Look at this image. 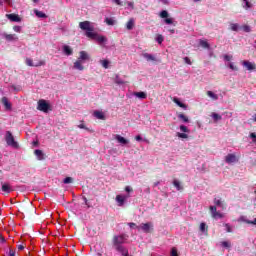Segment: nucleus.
<instances>
[{"mask_svg": "<svg viewBox=\"0 0 256 256\" xmlns=\"http://www.w3.org/2000/svg\"><path fill=\"white\" fill-rule=\"evenodd\" d=\"M207 229H209V227L207 226V224H205V222H202L200 224V231L201 233H205L207 231Z\"/></svg>", "mask_w": 256, "mask_h": 256, "instance_id": "72a5a7b5", "label": "nucleus"}, {"mask_svg": "<svg viewBox=\"0 0 256 256\" xmlns=\"http://www.w3.org/2000/svg\"><path fill=\"white\" fill-rule=\"evenodd\" d=\"M211 117H212V119H214V121H221V119H223V117H221V115H219L218 113H215V112H213L211 114Z\"/></svg>", "mask_w": 256, "mask_h": 256, "instance_id": "7c9ffc66", "label": "nucleus"}, {"mask_svg": "<svg viewBox=\"0 0 256 256\" xmlns=\"http://www.w3.org/2000/svg\"><path fill=\"white\" fill-rule=\"evenodd\" d=\"M128 225H129V227H131V228L137 227V224H135V223H133V222L129 223Z\"/></svg>", "mask_w": 256, "mask_h": 256, "instance_id": "680f3d73", "label": "nucleus"}, {"mask_svg": "<svg viewBox=\"0 0 256 256\" xmlns=\"http://www.w3.org/2000/svg\"><path fill=\"white\" fill-rule=\"evenodd\" d=\"M157 185H159V182L154 183V187H157Z\"/></svg>", "mask_w": 256, "mask_h": 256, "instance_id": "338daca9", "label": "nucleus"}, {"mask_svg": "<svg viewBox=\"0 0 256 256\" xmlns=\"http://www.w3.org/2000/svg\"><path fill=\"white\" fill-rule=\"evenodd\" d=\"M34 13L36 17H39L40 19H47V14L39 11V10H34Z\"/></svg>", "mask_w": 256, "mask_h": 256, "instance_id": "b1692460", "label": "nucleus"}, {"mask_svg": "<svg viewBox=\"0 0 256 256\" xmlns=\"http://www.w3.org/2000/svg\"><path fill=\"white\" fill-rule=\"evenodd\" d=\"M144 59H146V61H157V58L153 55V54H149V53H144L143 54Z\"/></svg>", "mask_w": 256, "mask_h": 256, "instance_id": "aec40b11", "label": "nucleus"}, {"mask_svg": "<svg viewBox=\"0 0 256 256\" xmlns=\"http://www.w3.org/2000/svg\"><path fill=\"white\" fill-rule=\"evenodd\" d=\"M78 60L82 61V63L84 61H89V54H87V52H85V51H80V56H79Z\"/></svg>", "mask_w": 256, "mask_h": 256, "instance_id": "a211bd4d", "label": "nucleus"}, {"mask_svg": "<svg viewBox=\"0 0 256 256\" xmlns=\"http://www.w3.org/2000/svg\"><path fill=\"white\" fill-rule=\"evenodd\" d=\"M225 227L227 228V233H231V226H229V224H225Z\"/></svg>", "mask_w": 256, "mask_h": 256, "instance_id": "13d9d810", "label": "nucleus"}, {"mask_svg": "<svg viewBox=\"0 0 256 256\" xmlns=\"http://www.w3.org/2000/svg\"><path fill=\"white\" fill-rule=\"evenodd\" d=\"M224 59H225V61H231V59H233V56L224 55Z\"/></svg>", "mask_w": 256, "mask_h": 256, "instance_id": "864d4df0", "label": "nucleus"}, {"mask_svg": "<svg viewBox=\"0 0 256 256\" xmlns=\"http://www.w3.org/2000/svg\"><path fill=\"white\" fill-rule=\"evenodd\" d=\"M63 183H65V185H69V183H73V178L72 177H66L63 180Z\"/></svg>", "mask_w": 256, "mask_h": 256, "instance_id": "a19ab883", "label": "nucleus"}, {"mask_svg": "<svg viewBox=\"0 0 256 256\" xmlns=\"http://www.w3.org/2000/svg\"><path fill=\"white\" fill-rule=\"evenodd\" d=\"M23 249H25L23 244L18 245V251H23Z\"/></svg>", "mask_w": 256, "mask_h": 256, "instance_id": "4d7b16f0", "label": "nucleus"}, {"mask_svg": "<svg viewBox=\"0 0 256 256\" xmlns=\"http://www.w3.org/2000/svg\"><path fill=\"white\" fill-rule=\"evenodd\" d=\"M174 103H176V105H178V107H181L182 109H187V105H185L184 103H182L179 98H174L173 99Z\"/></svg>", "mask_w": 256, "mask_h": 256, "instance_id": "393cba45", "label": "nucleus"}, {"mask_svg": "<svg viewBox=\"0 0 256 256\" xmlns=\"http://www.w3.org/2000/svg\"><path fill=\"white\" fill-rule=\"evenodd\" d=\"M125 241H127V235L125 234L113 236L112 239V243L116 251H118V253H121V255L123 256H129V250L125 246H123V243H125Z\"/></svg>", "mask_w": 256, "mask_h": 256, "instance_id": "f257e3e1", "label": "nucleus"}, {"mask_svg": "<svg viewBox=\"0 0 256 256\" xmlns=\"http://www.w3.org/2000/svg\"><path fill=\"white\" fill-rule=\"evenodd\" d=\"M5 141L7 145H9V147H14V148L19 147V144L17 143V141H15V137L13 136L11 131L6 132Z\"/></svg>", "mask_w": 256, "mask_h": 256, "instance_id": "f03ea898", "label": "nucleus"}, {"mask_svg": "<svg viewBox=\"0 0 256 256\" xmlns=\"http://www.w3.org/2000/svg\"><path fill=\"white\" fill-rule=\"evenodd\" d=\"M79 27L82 29V31H86V33H93L94 31V28L91 26V22L89 21L80 22Z\"/></svg>", "mask_w": 256, "mask_h": 256, "instance_id": "39448f33", "label": "nucleus"}, {"mask_svg": "<svg viewBox=\"0 0 256 256\" xmlns=\"http://www.w3.org/2000/svg\"><path fill=\"white\" fill-rule=\"evenodd\" d=\"M127 199V196H123V195H117L116 196V201L119 205V207H123V205H125V200Z\"/></svg>", "mask_w": 256, "mask_h": 256, "instance_id": "4468645a", "label": "nucleus"}, {"mask_svg": "<svg viewBox=\"0 0 256 256\" xmlns=\"http://www.w3.org/2000/svg\"><path fill=\"white\" fill-rule=\"evenodd\" d=\"M237 161H239V159L235 154H228L225 156V162L228 164L237 163Z\"/></svg>", "mask_w": 256, "mask_h": 256, "instance_id": "9d476101", "label": "nucleus"}, {"mask_svg": "<svg viewBox=\"0 0 256 256\" xmlns=\"http://www.w3.org/2000/svg\"><path fill=\"white\" fill-rule=\"evenodd\" d=\"M114 139H116L120 145H129V140L119 134L114 135Z\"/></svg>", "mask_w": 256, "mask_h": 256, "instance_id": "6e6552de", "label": "nucleus"}, {"mask_svg": "<svg viewBox=\"0 0 256 256\" xmlns=\"http://www.w3.org/2000/svg\"><path fill=\"white\" fill-rule=\"evenodd\" d=\"M249 137H250V139H252L253 143H256V133L255 132L250 133Z\"/></svg>", "mask_w": 256, "mask_h": 256, "instance_id": "c03bdc74", "label": "nucleus"}, {"mask_svg": "<svg viewBox=\"0 0 256 256\" xmlns=\"http://www.w3.org/2000/svg\"><path fill=\"white\" fill-rule=\"evenodd\" d=\"M214 203L215 205H217V207H221L222 209H225V206L223 205V201H221V199H214Z\"/></svg>", "mask_w": 256, "mask_h": 256, "instance_id": "c756f323", "label": "nucleus"}, {"mask_svg": "<svg viewBox=\"0 0 256 256\" xmlns=\"http://www.w3.org/2000/svg\"><path fill=\"white\" fill-rule=\"evenodd\" d=\"M100 63L104 69H109V60H100Z\"/></svg>", "mask_w": 256, "mask_h": 256, "instance_id": "c9c22d12", "label": "nucleus"}, {"mask_svg": "<svg viewBox=\"0 0 256 256\" xmlns=\"http://www.w3.org/2000/svg\"><path fill=\"white\" fill-rule=\"evenodd\" d=\"M73 69H76L77 71H84L85 67L83 66V62L79 59L75 61Z\"/></svg>", "mask_w": 256, "mask_h": 256, "instance_id": "ddd939ff", "label": "nucleus"}, {"mask_svg": "<svg viewBox=\"0 0 256 256\" xmlns=\"http://www.w3.org/2000/svg\"><path fill=\"white\" fill-rule=\"evenodd\" d=\"M177 137H179L180 139H188L189 135H187L186 133H177Z\"/></svg>", "mask_w": 256, "mask_h": 256, "instance_id": "ea45409f", "label": "nucleus"}, {"mask_svg": "<svg viewBox=\"0 0 256 256\" xmlns=\"http://www.w3.org/2000/svg\"><path fill=\"white\" fill-rule=\"evenodd\" d=\"M209 210H210V213H211V217L213 219H223V217H225L223 215V213L217 211V206H210Z\"/></svg>", "mask_w": 256, "mask_h": 256, "instance_id": "423d86ee", "label": "nucleus"}, {"mask_svg": "<svg viewBox=\"0 0 256 256\" xmlns=\"http://www.w3.org/2000/svg\"><path fill=\"white\" fill-rule=\"evenodd\" d=\"M113 1H114V3H116V5H122L121 0H113Z\"/></svg>", "mask_w": 256, "mask_h": 256, "instance_id": "e2e57ef3", "label": "nucleus"}, {"mask_svg": "<svg viewBox=\"0 0 256 256\" xmlns=\"http://www.w3.org/2000/svg\"><path fill=\"white\" fill-rule=\"evenodd\" d=\"M26 65H28V67H41V66L45 65V61L41 60L38 63L34 64L32 59L27 58Z\"/></svg>", "mask_w": 256, "mask_h": 256, "instance_id": "1a4fd4ad", "label": "nucleus"}, {"mask_svg": "<svg viewBox=\"0 0 256 256\" xmlns=\"http://www.w3.org/2000/svg\"><path fill=\"white\" fill-rule=\"evenodd\" d=\"M160 17L162 19H167V17H169V12H167L166 10H163L160 12Z\"/></svg>", "mask_w": 256, "mask_h": 256, "instance_id": "e433bc0d", "label": "nucleus"}, {"mask_svg": "<svg viewBox=\"0 0 256 256\" xmlns=\"http://www.w3.org/2000/svg\"><path fill=\"white\" fill-rule=\"evenodd\" d=\"M254 121L256 122V114L254 115Z\"/></svg>", "mask_w": 256, "mask_h": 256, "instance_id": "774afa93", "label": "nucleus"}, {"mask_svg": "<svg viewBox=\"0 0 256 256\" xmlns=\"http://www.w3.org/2000/svg\"><path fill=\"white\" fill-rule=\"evenodd\" d=\"M171 256H179V254L177 253V248H172Z\"/></svg>", "mask_w": 256, "mask_h": 256, "instance_id": "de8ad7c7", "label": "nucleus"}, {"mask_svg": "<svg viewBox=\"0 0 256 256\" xmlns=\"http://www.w3.org/2000/svg\"><path fill=\"white\" fill-rule=\"evenodd\" d=\"M2 104L4 105L5 109L11 110V103L9 102V99H7V97L2 98Z\"/></svg>", "mask_w": 256, "mask_h": 256, "instance_id": "412c9836", "label": "nucleus"}, {"mask_svg": "<svg viewBox=\"0 0 256 256\" xmlns=\"http://www.w3.org/2000/svg\"><path fill=\"white\" fill-rule=\"evenodd\" d=\"M207 95H208V97L213 99V101H217V99H219V96L217 94L213 93V91H207Z\"/></svg>", "mask_w": 256, "mask_h": 256, "instance_id": "bb28decb", "label": "nucleus"}, {"mask_svg": "<svg viewBox=\"0 0 256 256\" xmlns=\"http://www.w3.org/2000/svg\"><path fill=\"white\" fill-rule=\"evenodd\" d=\"M2 191L4 193H11V186L9 184H3L2 185Z\"/></svg>", "mask_w": 256, "mask_h": 256, "instance_id": "c85d7f7f", "label": "nucleus"}, {"mask_svg": "<svg viewBox=\"0 0 256 256\" xmlns=\"http://www.w3.org/2000/svg\"><path fill=\"white\" fill-rule=\"evenodd\" d=\"M135 139H136L137 141H143V138L141 137V135L136 136Z\"/></svg>", "mask_w": 256, "mask_h": 256, "instance_id": "052dcab7", "label": "nucleus"}, {"mask_svg": "<svg viewBox=\"0 0 256 256\" xmlns=\"http://www.w3.org/2000/svg\"><path fill=\"white\" fill-rule=\"evenodd\" d=\"M156 41H157V43H159V45H161V43H163V36L162 35H158Z\"/></svg>", "mask_w": 256, "mask_h": 256, "instance_id": "09e8293b", "label": "nucleus"}, {"mask_svg": "<svg viewBox=\"0 0 256 256\" xmlns=\"http://www.w3.org/2000/svg\"><path fill=\"white\" fill-rule=\"evenodd\" d=\"M125 191H126V193H131V192H133V188H131V186H126Z\"/></svg>", "mask_w": 256, "mask_h": 256, "instance_id": "603ef678", "label": "nucleus"}, {"mask_svg": "<svg viewBox=\"0 0 256 256\" xmlns=\"http://www.w3.org/2000/svg\"><path fill=\"white\" fill-rule=\"evenodd\" d=\"M37 109L38 111H42L43 113H49L51 105H49L46 100L41 99L38 101Z\"/></svg>", "mask_w": 256, "mask_h": 256, "instance_id": "7ed1b4c3", "label": "nucleus"}, {"mask_svg": "<svg viewBox=\"0 0 256 256\" xmlns=\"http://www.w3.org/2000/svg\"><path fill=\"white\" fill-rule=\"evenodd\" d=\"M164 22L167 24V25H173V18H166L164 20Z\"/></svg>", "mask_w": 256, "mask_h": 256, "instance_id": "49530a36", "label": "nucleus"}, {"mask_svg": "<svg viewBox=\"0 0 256 256\" xmlns=\"http://www.w3.org/2000/svg\"><path fill=\"white\" fill-rule=\"evenodd\" d=\"M178 119H181L184 123H189V117H187L185 114H179Z\"/></svg>", "mask_w": 256, "mask_h": 256, "instance_id": "2f4dec72", "label": "nucleus"}, {"mask_svg": "<svg viewBox=\"0 0 256 256\" xmlns=\"http://www.w3.org/2000/svg\"><path fill=\"white\" fill-rule=\"evenodd\" d=\"M200 45L201 47H203L204 49H209V43L207 41L201 40L200 41Z\"/></svg>", "mask_w": 256, "mask_h": 256, "instance_id": "58836bf2", "label": "nucleus"}, {"mask_svg": "<svg viewBox=\"0 0 256 256\" xmlns=\"http://www.w3.org/2000/svg\"><path fill=\"white\" fill-rule=\"evenodd\" d=\"M242 65L248 69V71H254L255 69V63L249 62V61H243Z\"/></svg>", "mask_w": 256, "mask_h": 256, "instance_id": "2eb2a0df", "label": "nucleus"}, {"mask_svg": "<svg viewBox=\"0 0 256 256\" xmlns=\"http://www.w3.org/2000/svg\"><path fill=\"white\" fill-rule=\"evenodd\" d=\"M6 17L13 23H21V17L18 14H7Z\"/></svg>", "mask_w": 256, "mask_h": 256, "instance_id": "9b49d317", "label": "nucleus"}, {"mask_svg": "<svg viewBox=\"0 0 256 256\" xmlns=\"http://www.w3.org/2000/svg\"><path fill=\"white\" fill-rule=\"evenodd\" d=\"M8 256H15V251L14 250H9Z\"/></svg>", "mask_w": 256, "mask_h": 256, "instance_id": "bf43d9fd", "label": "nucleus"}, {"mask_svg": "<svg viewBox=\"0 0 256 256\" xmlns=\"http://www.w3.org/2000/svg\"><path fill=\"white\" fill-rule=\"evenodd\" d=\"M93 116L96 117V119H100L101 121H105V114L102 111L96 110L93 113Z\"/></svg>", "mask_w": 256, "mask_h": 256, "instance_id": "dca6fc26", "label": "nucleus"}, {"mask_svg": "<svg viewBox=\"0 0 256 256\" xmlns=\"http://www.w3.org/2000/svg\"><path fill=\"white\" fill-rule=\"evenodd\" d=\"M173 185L177 189V191H183V185L179 180H173Z\"/></svg>", "mask_w": 256, "mask_h": 256, "instance_id": "5701e85b", "label": "nucleus"}, {"mask_svg": "<svg viewBox=\"0 0 256 256\" xmlns=\"http://www.w3.org/2000/svg\"><path fill=\"white\" fill-rule=\"evenodd\" d=\"M180 131H182V133H189V128H187V126L185 125H181Z\"/></svg>", "mask_w": 256, "mask_h": 256, "instance_id": "79ce46f5", "label": "nucleus"}, {"mask_svg": "<svg viewBox=\"0 0 256 256\" xmlns=\"http://www.w3.org/2000/svg\"><path fill=\"white\" fill-rule=\"evenodd\" d=\"M134 26L135 22L133 21V19H130L126 24V29H128V31H131V29H133Z\"/></svg>", "mask_w": 256, "mask_h": 256, "instance_id": "cd10ccee", "label": "nucleus"}, {"mask_svg": "<svg viewBox=\"0 0 256 256\" xmlns=\"http://www.w3.org/2000/svg\"><path fill=\"white\" fill-rule=\"evenodd\" d=\"M63 53L66 54L67 56L73 55V48H71V46L69 45H64Z\"/></svg>", "mask_w": 256, "mask_h": 256, "instance_id": "6ab92c4d", "label": "nucleus"}, {"mask_svg": "<svg viewBox=\"0 0 256 256\" xmlns=\"http://www.w3.org/2000/svg\"><path fill=\"white\" fill-rule=\"evenodd\" d=\"M244 3V9H251V7H253V4H251V2H249V0H242Z\"/></svg>", "mask_w": 256, "mask_h": 256, "instance_id": "f704fd0d", "label": "nucleus"}, {"mask_svg": "<svg viewBox=\"0 0 256 256\" xmlns=\"http://www.w3.org/2000/svg\"><path fill=\"white\" fill-rule=\"evenodd\" d=\"M79 129H85L86 131H89V128H87V126H85V124L81 123L80 125H78Z\"/></svg>", "mask_w": 256, "mask_h": 256, "instance_id": "3c124183", "label": "nucleus"}, {"mask_svg": "<svg viewBox=\"0 0 256 256\" xmlns=\"http://www.w3.org/2000/svg\"><path fill=\"white\" fill-rule=\"evenodd\" d=\"M244 223H247V225H256V218L252 220H244Z\"/></svg>", "mask_w": 256, "mask_h": 256, "instance_id": "a18cd8bd", "label": "nucleus"}, {"mask_svg": "<svg viewBox=\"0 0 256 256\" xmlns=\"http://www.w3.org/2000/svg\"><path fill=\"white\" fill-rule=\"evenodd\" d=\"M134 95L138 99H145L147 97V93L145 92H135Z\"/></svg>", "mask_w": 256, "mask_h": 256, "instance_id": "a878e982", "label": "nucleus"}, {"mask_svg": "<svg viewBox=\"0 0 256 256\" xmlns=\"http://www.w3.org/2000/svg\"><path fill=\"white\" fill-rule=\"evenodd\" d=\"M229 29H230V31L237 32V31H239L241 29V26L239 24H237V23H230Z\"/></svg>", "mask_w": 256, "mask_h": 256, "instance_id": "4be33fe9", "label": "nucleus"}, {"mask_svg": "<svg viewBox=\"0 0 256 256\" xmlns=\"http://www.w3.org/2000/svg\"><path fill=\"white\" fill-rule=\"evenodd\" d=\"M140 229H142L144 233H151V231H153V223H144L141 225Z\"/></svg>", "mask_w": 256, "mask_h": 256, "instance_id": "0eeeda50", "label": "nucleus"}, {"mask_svg": "<svg viewBox=\"0 0 256 256\" xmlns=\"http://www.w3.org/2000/svg\"><path fill=\"white\" fill-rule=\"evenodd\" d=\"M6 41H18L19 37L16 34H4Z\"/></svg>", "mask_w": 256, "mask_h": 256, "instance_id": "f3484780", "label": "nucleus"}, {"mask_svg": "<svg viewBox=\"0 0 256 256\" xmlns=\"http://www.w3.org/2000/svg\"><path fill=\"white\" fill-rule=\"evenodd\" d=\"M184 61L187 65H191V59L189 57H184Z\"/></svg>", "mask_w": 256, "mask_h": 256, "instance_id": "5fc2aeb1", "label": "nucleus"}, {"mask_svg": "<svg viewBox=\"0 0 256 256\" xmlns=\"http://www.w3.org/2000/svg\"><path fill=\"white\" fill-rule=\"evenodd\" d=\"M128 5H129V7H133L134 4H133V2H129Z\"/></svg>", "mask_w": 256, "mask_h": 256, "instance_id": "69168bd1", "label": "nucleus"}, {"mask_svg": "<svg viewBox=\"0 0 256 256\" xmlns=\"http://www.w3.org/2000/svg\"><path fill=\"white\" fill-rule=\"evenodd\" d=\"M34 155L37 157L38 161H45V153H43V150H35Z\"/></svg>", "mask_w": 256, "mask_h": 256, "instance_id": "f8f14e48", "label": "nucleus"}, {"mask_svg": "<svg viewBox=\"0 0 256 256\" xmlns=\"http://www.w3.org/2000/svg\"><path fill=\"white\" fill-rule=\"evenodd\" d=\"M13 30H14L16 33H21V26H14V27H13Z\"/></svg>", "mask_w": 256, "mask_h": 256, "instance_id": "8fccbe9b", "label": "nucleus"}, {"mask_svg": "<svg viewBox=\"0 0 256 256\" xmlns=\"http://www.w3.org/2000/svg\"><path fill=\"white\" fill-rule=\"evenodd\" d=\"M105 23H107V25H115V21H113L111 18H106Z\"/></svg>", "mask_w": 256, "mask_h": 256, "instance_id": "37998d69", "label": "nucleus"}, {"mask_svg": "<svg viewBox=\"0 0 256 256\" xmlns=\"http://www.w3.org/2000/svg\"><path fill=\"white\" fill-rule=\"evenodd\" d=\"M240 29H242V31H244V33H251V26H249V25L240 26Z\"/></svg>", "mask_w": 256, "mask_h": 256, "instance_id": "473e14b6", "label": "nucleus"}, {"mask_svg": "<svg viewBox=\"0 0 256 256\" xmlns=\"http://www.w3.org/2000/svg\"><path fill=\"white\" fill-rule=\"evenodd\" d=\"M229 67L232 69V71H237V66L233 65V63H230Z\"/></svg>", "mask_w": 256, "mask_h": 256, "instance_id": "6e6d98bb", "label": "nucleus"}, {"mask_svg": "<svg viewBox=\"0 0 256 256\" xmlns=\"http://www.w3.org/2000/svg\"><path fill=\"white\" fill-rule=\"evenodd\" d=\"M86 37H88L89 39H95V41H97L98 43H105V41H107V38H105V36H99L95 32H86Z\"/></svg>", "mask_w": 256, "mask_h": 256, "instance_id": "20e7f679", "label": "nucleus"}, {"mask_svg": "<svg viewBox=\"0 0 256 256\" xmlns=\"http://www.w3.org/2000/svg\"><path fill=\"white\" fill-rule=\"evenodd\" d=\"M221 245H222L225 249H230V248H231V242H229V241H223V242H221Z\"/></svg>", "mask_w": 256, "mask_h": 256, "instance_id": "4c0bfd02", "label": "nucleus"}, {"mask_svg": "<svg viewBox=\"0 0 256 256\" xmlns=\"http://www.w3.org/2000/svg\"><path fill=\"white\" fill-rule=\"evenodd\" d=\"M84 202H85V205H89L88 200H87L86 197H84Z\"/></svg>", "mask_w": 256, "mask_h": 256, "instance_id": "0e129e2a", "label": "nucleus"}]
</instances>
